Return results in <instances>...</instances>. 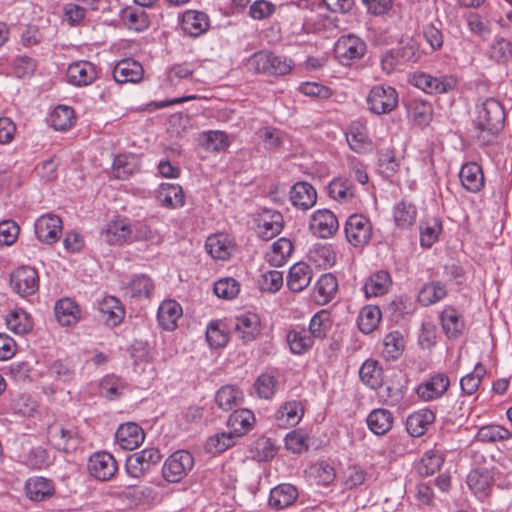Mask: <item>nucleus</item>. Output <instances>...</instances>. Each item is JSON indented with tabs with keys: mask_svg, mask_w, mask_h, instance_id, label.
<instances>
[{
	"mask_svg": "<svg viewBox=\"0 0 512 512\" xmlns=\"http://www.w3.org/2000/svg\"><path fill=\"white\" fill-rule=\"evenodd\" d=\"M286 341L291 353L295 355L308 352L314 344L310 333L304 328L290 330L286 335Z\"/></svg>",
	"mask_w": 512,
	"mask_h": 512,
	"instance_id": "42",
	"label": "nucleus"
},
{
	"mask_svg": "<svg viewBox=\"0 0 512 512\" xmlns=\"http://www.w3.org/2000/svg\"><path fill=\"white\" fill-rule=\"evenodd\" d=\"M290 201L292 205L301 210L312 208L317 200L315 188L307 182H298L290 189Z\"/></svg>",
	"mask_w": 512,
	"mask_h": 512,
	"instance_id": "25",
	"label": "nucleus"
},
{
	"mask_svg": "<svg viewBox=\"0 0 512 512\" xmlns=\"http://www.w3.org/2000/svg\"><path fill=\"white\" fill-rule=\"evenodd\" d=\"M304 415L301 402L290 400L284 402L275 413V420L279 427L288 428L296 426Z\"/></svg>",
	"mask_w": 512,
	"mask_h": 512,
	"instance_id": "20",
	"label": "nucleus"
},
{
	"mask_svg": "<svg viewBox=\"0 0 512 512\" xmlns=\"http://www.w3.org/2000/svg\"><path fill=\"white\" fill-rule=\"evenodd\" d=\"M292 251V242L289 239L282 237L271 245V248L265 254V259L270 265L279 267L287 262Z\"/></svg>",
	"mask_w": 512,
	"mask_h": 512,
	"instance_id": "39",
	"label": "nucleus"
},
{
	"mask_svg": "<svg viewBox=\"0 0 512 512\" xmlns=\"http://www.w3.org/2000/svg\"><path fill=\"white\" fill-rule=\"evenodd\" d=\"M5 322L10 331L20 335L29 332L33 327L30 315L23 309H14L9 312Z\"/></svg>",
	"mask_w": 512,
	"mask_h": 512,
	"instance_id": "48",
	"label": "nucleus"
},
{
	"mask_svg": "<svg viewBox=\"0 0 512 512\" xmlns=\"http://www.w3.org/2000/svg\"><path fill=\"white\" fill-rule=\"evenodd\" d=\"M228 428L238 437L246 434L255 423V416L248 409H235L228 419Z\"/></svg>",
	"mask_w": 512,
	"mask_h": 512,
	"instance_id": "43",
	"label": "nucleus"
},
{
	"mask_svg": "<svg viewBox=\"0 0 512 512\" xmlns=\"http://www.w3.org/2000/svg\"><path fill=\"white\" fill-rule=\"evenodd\" d=\"M392 216L398 228L408 229L416 223L417 208L413 203L401 200L393 206Z\"/></svg>",
	"mask_w": 512,
	"mask_h": 512,
	"instance_id": "36",
	"label": "nucleus"
},
{
	"mask_svg": "<svg viewBox=\"0 0 512 512\" xmlns=\"http://www.w3.org/2000/svg\"><path fill=\"white\" fill-rule=\"evenodd\" d=\"M101 234L108 244L122 245L132 240V227L127 219L117 218L108 222Z\"/></svg>",
	"mask_w": 512,
	"mask_h": 512,
	"instance_id": "14",
	"label": "nucleus"
},
{
	"mask_svg": "<svg viewBox=\"0 0 512 512\" xmlns=\"http://www.w3.org/2000/svg\"><path fill=\"white\" fill-rule=\"evenodd\" d=\"M435 421V414L430 409H420L408 416L406 430L412 437H420L426 433Z\"/></svg>",
	"mask_w": 512,
	"mask_h": 512,
	"instance_id": "30",
	"label": "nucleus"
},
{
	"mask_svg": "<svg viewBox=\"0 0 512 512\" xmlns=\"http://www.w3.org/2000/svg\"><path fill=\"white\" fill-rule=\"evenodd\" d=\"M181 316L182 307L175 300H164L158 308V322L160 326L167 331L176 329L177 321Z\"/></svg>",
	"mask_w": 512,
	"mask_h": 512,
	"instance_id": "32",
	"label": "nucleus"
},
{
	"mask_svg": "<svg viewBox=\"0 0 512 512\" xmlns=\"http://www.w3.org/2000/svg\"><path fill=\"white\" fill-rule=\"evenodd\" d=\"M450 386L447 374L437 372L429 375L416 387L417 396L423 401H433L441 398Z\"/></svg>",
	"mask_w": 512,
	"mask_h": 512,
	"instance_id": "9",
	"label": "nucleus"
},
{
	"mask_svg": "<svg viewBox=\"0 0 512 512\" xmlns=\"http://www.w3.org/2000/svg\"><path fill=\"white\" fill-rule=\"evenodd\" d=\"M444 462L443 455L440 451L429 450L422 456L417 470L422 476H430L436 473Z\"/></svg>",
	"mask_w": 512,
	"mask_h": 512,
	"instance_id": "54",
	"label": "nucleus"
},
{
	"mask_svg": "<svg viewBox=\"0 0 512 512\" xmlns=\"http://www.w3.org/2000/svg\"><path fill=\"white\" fill-rule=\"evenodd\" d=\"M88 470L91 476L100 481L110 480L118 470V464L112 454L96 452L90 456Z\"/></svg>",
	"mask_w": 512,
	"mask_h": 512,
	"instance_id": "11",
	"label": "nucleus"
},
{
	"mask_svg": "<svg viewBox=\"0 0 512 512\" xmlns=\"http://www.w3.org/2000/svg\"><path fill=\"white\" fill-rule=\"evenodd\" d=\"M193 467V455L187 450H178L165 460L162 476L169 483H178L189 474Z\"/></svg>",
	"mask_w": 512,
	"mask_h": 512,
	"instance_id": "4",
	"label": "nucleus"
},
{
	"mask_svg": "<svg viewBox=\"0 0 512 512\" xmlns=\"http://www.w3.org/2000/svg\"><path fill=\"white\" fill-rule=\"evenodd\" d=\"M409 82L427 94H443L454 90L458 85L455 75L446 74L433 76L425 72H415L410 76Z\"/></svg>",
	"mask_w": 512,
	"mask_h": 512,
	"instance_id": "3",
	"label": "nucleus"
},
{
	"mask_svg": "<svg viewBox=\"0 0 512 512\" xmlns=\"http://www.w3.org/2000/svg\"><path fill=\"white\" fill-rule=\"evenodd\" d=\"M55 316L57 321L62 326H73L77 324L81 318V311L76 304L70 298H63L56 302Z\"/></svg>",
	"mask_w": 512,
	"mask_h": 512,
	"instance_id": "33",
	"label": "nucleus"
},
{
	"mask_svg": "<svg viewBox=\"0 0 512 512\" xmlns=\"http://www.w3.org/2000/svg\"><path fill=\"white\" fill-rule=\"evenodd\" d=\"M442 230V224L439 219H427L420 226V243L422 247L430 248L438 239Z\"/></svg>",
	"mask_w": 512,
	"mask_h": 512,
	"instance_id": "59",
	"label": "nucleus"
},
{
	"mask_svg": "<svg viewBox=\"0 0 512 512\" xmlns=\"http://www.w3.org/2000/svg\"><path fill=\"white\" fill-rule=\"evenodd\" d=\"M155 290L154 281L146 274L134 275L127 286L125 294L135 301L151 298Z\"/></svg>",
	"mask_w": 512,
	"mask_h": 512,
	"instance_id": "23",
	"label": "nucleus"
},
{
	"mask_svg": "<svg viewBox=\"0 0 512 512\" xmlns=\"http://www.w3.org/2000/svg\"><path fill=\"white\" fill-rule=\"evenodd\" d=\"M511 437V433L500 425H486L478 429L476 440L483 443H495Z\"/></svg>",
	"mask_w": 512,
	"mask_h": 512,
	"instance_id": "57",
	"label": "nucleus"
},
{
	"mask_svg": "<svg viewBox=\"0 0 512 512\" xmlns=\"http://www.w3.org/2000/svg\"><path fill=\"white\" fill-rule=\"evenodd\" d=\"M339 223L335 214L328 209H318L310 217L309 229L319 238H330L338 230Z\"/></svg>",
	"mask_w": 512,
	"mask_h": 512,
	"instance_id": "10",
	"label": "nucleus"
},
{
	"mask_svg": "<svg viewBox=\"0 0 512 512\" xmlns=\"http://www.w3.org/2000/svg\"><path fill=\"white\" fill-rule=\"evenodd\" d=\"M346 140L350 148L356 153H366L372 148L367 127L360 121H354L349 125L346 132Z\"/></svg>",
	"mask_w": 512,
	"mask_h": 512,
	"instance_id": "21",
	"label": "nucleus"
},
{
	"mask_svg": "<svg viewBox=\"0 0 512 512\" xmlns=\"http://www.w3.org/2000/svg\"><path fill=\"white\" fill-rule=\"evenodd\" d=\"M205 247L212 258L223 261L229 259L235 250V245L231 238L223 233L209 236Z\"/></svg>",
	"mask_w": 512,
	"mask_h": 512,
	"instance_id": "26",
	"label": "nucleus"
},
{
	"mask_svg": "<svg viewBox=\"0 0 512 512\" xmlns=\"http://www.w3.org/2000/svg\"><path fill=\"white\" fill-rule=\"evenodd\" d=\"M405 348V340L401 332L392 331L385 335L383 339L382 355L386 360H395L399 358Z\"/></svg>",
	"mask_w": 512,
	"mask_h": 512,
	"instance_id": "50",
	"label": "nucleus"
},
{
	"mask_svg": "<svg viewBox=\"0 0 512 512\" xmlns=\"http://www.w3.org/2000/svg\"><path fill=\"white\" fill-rule=\"evenodd\" d=\"M361 381L371 389H377L382 385L383 371L375 360H366L359 370Z\"/></svg>",
	"mask_w": 512,
	"mask_h": 512,
	"instance_id": "52",
	"label": "nucleus"
},
{
	"mask_svg": "<svg viewBox=\"0 0 512 512\" xmlns=\"http://www.w3.org/2000/svg\"><path fill=\"white\" fill-rule=\"evenodd\" d=\"M35 235L39 241L46 244L57 242L62 234V220L55 214L41 215L35 221Z\"/></svg>",
	"mask_w": 512,
	"mask_h": 512,
	"instance_id": "12",
	"label": "nucleus"
},
{
	"mask_svg": "<svg viewBox=\"0 0 512 512\" xmlns=\"http://www.w3.org/2000/svg\"><path fill=\"white\" fill-rule=\"evenodd\" d=\"M327 192L330 198L339 203H347L354 197L353 185L348 179L341 177L335 178L329 183Z\"/></svg>",
	"mask_w": 512,
	"mask_h": 512,
	"instance_id": "49",
	"label": "nucleus"
},
{
	"mask_svg": "<svg viewBox=\"0 0 512 512\" xmlns=\"http://www.w3.org/2000/svg\"><path fill=\"white\" fill-rule=\"evenodd\" d=\"M143 429L136 423H125L118 427L115 433V441L124 450H134L144 441Z\"/></svg>",
	"mask_w": 512,
	"mask_h": 512,
	"instance_id": "17",
	"label": "nucleus"
},
{
	"mask_svg": "<svg viewBox=\"0 0 512 512\" xmlns=\"http://www.w3.org/2000/svg\"><path fill=\"white\" fill-rule=\"evenodd\" d=\"M239 437L231 429L227 432L216 434L208 439L207 447L210 452L220 453L232 447Z\"/></svg>",
	"mask_w": 512,
	"mask_h": 512,
	"instance_id": "64",
	"label": "nucleus"
},
{
	"mask_svg": "<svg viewBox=\"0 0 512 512\" xmlns=\"http://www.w3.org/2000/svg\"><path fill=\"white\" fill-rule=\"evenodd\" d=\"M397 104V91L393 87L387 85L373 86L367 97L368 108L376 115L390 113L397 107Z\"/></svg>",
	"mask_w": 512,
	"mask_h": 512,
	"instance_id": "6",
	"label": "nucleus"
},
{
	"mask_svg": "<svg viewBox=\"0 0 512 512\" xmlns=\"http://www.w3.org/2000/svg\"><path fill=\"white\" fill-rule=\"evenodd\" d=\"M448 294L446 285L441 281L425 283L418 292L417 300L424 306L434 305L446 298Z\"/></svg>",
	"mask_w": 512,
	"mask_h": 512,
	"instance_id": "34",
	"label": "nucleus"
},
{
	"mask_svg": "<svg viewBox=\"0 0 512 512\" xmlns=\"http://www.w3.org/2000/svg\"><path fill=\"white\" fill-rule=\"evenodd\" d=\"M235 333L243 342H251L260 334V319L257 314L246 312L236 318Z\"/></svg>",
	"mask_w": 512,
	"mask_h": 512,
	"instance_id": "27",
	"label": "nucleus"
},
{
	"mask_svg": "<svg viewBox=\"0 0 512 512\" xmlns=\"http://www.w3.org/2000/svg\"><path fill=\"white\" fill-rule=\"evenodd\" d=\"M298 497V491L291 484H280L270 491L269 505L277 510L292 505Z\"/></svg>",
	"mask_w": 512,
	"mask_h": 512,
	"instance_id": "37",
	"label": "nucleus"
},
{
	"mask_svg": "<svg viewBox=\"0 0 512 512\" xmlns=\"http://www.w3.org/2000/svg\"><path fill=\"white\" fill-rule=\"evenodd\" d=\"M210 27L209 16L198 10H187L182 14L181 28L185 34L198 37Z\"/></svg>",
	"mask_w": 512,
	"mask_h": 512,
	"instance_id": "19",
	"label": "nucleus"
},
{
	"mask_svg": "<svg viewBox=\"0 0 512 512\" xmlns=\"http://www.w3.org/2000/svg\"><path fill=\"white\" fill-rule=\"evenodd\" d=\"M102 320L111 327L117 326L124 318V309L113 296L105 297L99 304Z\"/></svg>",
	"mask_w": 512,
	"mask_h": 512,
	"instance_id": "38",
	"label": "nucleus"
},
{
	"mask_svg": "<svg viewBox=\"0 0 512 512\" xmlns=\"http://www.w3.org/2000/svg\"><path fill=\"white\" fill-rule=\"evenodd\" d=\"M22 463L30 469L40 470L49 467L53 463L46 449L34 447L22 455Z\"/></svg>",
	"mask_w": 512,
	"mask_h": 512,
	"instance_id": "53",
	"label": "nucleus"
},
{
	"mask_svg": "<svg viewBox=\"0 0 512 512\" xmlns=\"http://www.w3.org/2000/svg\"><path fill=\"white\" fill-rule=\"evenodd\" d=\"M283 229V216L280 212L264 209L257 219V233L264 239L269 240L278 235Z\"/></svg>",
	"mask_w": 512,
	"mask_h": 512,
	"instance_id": "13",
	"label": "nucleus"
},
{
	"mask_svg": "<svg viewBox=\"0 0 512 512\" xmlns=\"http://www.w3.org/2000/svg\"><path fill=\"white\" fill-rule=\"evenodd\" d=\"M485 374V367L482 364L477 363L472 372L461 378V390L467 395H473L478 390L481 380Z\"/></svg>",
	"mask_w": 512,
	"mask_h": 512,
	"instance_id": "62",
	"label": "nucleus"
},
{
	"mask_svg": "<svg viewBox=\"0 0 512 512\" xmlns=\"http://www.w3.org/2000/svg\"><path fill=\"white\" fill-rule=\"evenodd\" d=\"M467 485L480 499L485 498L492 486V477L487 470H473L467 476Z\"/></svg>",
	"mask_w": 512,
	"mask_h": 512,
	"instance_id": "45",
	"label": "nucleus"
},
{
	"mask_svg": "<svg viewBox=\"0 0 512 512\" xmlns=\"http://www.w3.org/2000/svg\"><path fill=\"white\" fill-rule=\"evenodd\" d=\"M312 269L304 262H297L289 269L287 287L293 292L306 289L312 280Z\"/></svg>",
	"mask_w": 512,
	"mask_h": 512,
	"instance_id": "28",
	"label": "nucleus"
},
{
	"mask_svg": "<svg viewBox=\"0 0 512 512\" xmlns=\"http://www.w3.org/2000/svg\"><path fill=\"white\" fill-rule=\"evenodd\" d=\"M48 440L55 449L63 452L75 450L79 444L77 433L74 430L65 429L58 424L49 427Z\"/></svg>",
	"mask_w": 512,
	"mask_h": 512,
	"instance_id": "18",
	"label": "nucleus"
},
{
	"mask_svg": "<svg viewBox=\"0 0 512 512\" xmlns=\"http://www.w3.org/2000/svg\"><path fill=\"white\" fill-rule=\"evenodd\" d=\"M67 81L78 87L88 86L97 78L95 66L89 61H77L70 64L66 71Z\"/></svg>",
	"mask_w": 512,
	"mask_h": 512,
	"instance_id": "16",
	"label": "nucleus"
},
{
	"mask_svg": "<svg viewBox=\"0 0 512 512\" xmlns=\"http://www.w3.org/2000/svg\"><path fill=\"white\" fill-rule=\"evenodd\" d=\"M394 417L392 413L383 408L372 410L367 417L368 428L376 435H384L393 426Z\"/></svg>",
	"mask_w": 512,
	"mask_h": 512,
	"instance_id": "41",
	"label": "nucleus"
},
{
	"mask_svg": "<svg viewBox=\"0 0 512 512\" xmlns=\"http://www.w3.org/2000/svg\"><path fill=\"white\" fill-rule=\"evenodd\" d=\"M505 113L502 105L495 98H480L476 104V126L491 133L502 128Z\"/></svg>",
	"mask_w": 512,
	"mask_h": 512,
	"instance_id": "1",
	"label": "nucleus"
},
{
	"mask_svg": "<svg viewBox=\"0 0 512 512\" xmlns=\"http://www.w3.org/2000/svg\"><path fill=\"white\" fill-rule=\"evenodd\" d=\"M381 318L382 314L378 306L366 305L359 312L357 324L362 333L369 334L378 327Z\"/></svg>",
	"mask_w": 512,
	"mask_h": 512,
	"instance_id": "46",
	"label": "nucleus"
},
{
	"mask_svg": "<svg viewBox=\"0 0 512 512\" xmlns=\"http://www.w3.org/2000/svg\"><path fill=\"white\" fill-rule=\"evenodd\" d=\"M463 188L471 193L480 192L484 188V175L482 168L475 162L464 164L459 172Z\"/></svg>",
	"mask_w": 512,
	"mask_h": 512,
	"instance_id": "24",
	"label": "nucleus"
},
{
	"mask_svg": "<svg viewBox=\"0 0 512 512\" xmlns=\"http://www.w3.org/2000/svg\"><path fill=\"white\" fill-rule=\"evenodd\" d=\"M408 114L415 124L425 126L432 118V106L426 101L414 99L408 105Z\"/></svg>",
	"mask_w": 512,
	"mask_h": 512,
	"instance_id": "55",
	"label": "nucleus"
},
{
	"mask_svg": "<svg viewBox=\"0 0 512 512\" xmlns=\"http://www.w3.org/2000/svg\"><path fill=\"white\" fill-rule=\"evenodd\" d=\"M345 237L353 247H364L372 237V224L369 218L362 214L350 215L344 227Z\"/></svg>",
	"mask_w": 512,
	"mask_h": 512,
	"instance_id": "7",
	"label": "nucleus"
},
{
	"mask_svg": "<svg viewBox=\"0 0 512 512\" xmlns=\"http://www.w3.org/2000/svg\"><path fill=\"white\" fill-rule=\"evenodd\" d=\"M391 286L392 279L389 272L379 270L366 279L363 291L366 298L378 297L386 294Z\"/></svg>",
	"mask_w": 512,
	"mask_h": 512,
	"instance_id": "29",
	"label": "nucleus"
},
{
	"mask_svg": "<svg viewBox=\"0 0 512 512\" xmlns=\"http://www.w3.org/2000/svg\"><path fill=\"white\" fill-rule=\"evenodd\" d=\"M157 199L162 206L174 209L184 205L185 196L180 185L162 183L157 190Z\"/></svg>",
	"mask_w": 512,
	"mask_h": 512,
	"instance_id": "35",
	"label": "nucleus"
},
{
	"mask_svg": "<svg viewBox=\"0 0 512 512\" xmlns=\"http://www.w3.org/2000/svg\"><path fill=\"white\" fill-rule=\"evenodd\" d=\"M466 22L469 31L481 38L482 40H486L491 35V23L490 21L480 15L479 13L472 12L469 13L466 17Z\"/></svg>",
	"mask_w": 512,
	"mask_h": 512,
	"instance_id": "60",
	"label": "nucleus"
},
{
	"mask_svg": "<svg viewBox=\"0 0 512 512\" xmlns=\"http://www.w3.org/2000/svg\"><path fill=\"white\" fill-rule=\"evenodd\" d=\"M331 328V319L328 312L322 310L314 314L309 323L307 330L311 337L323 338Z\"/></svg>",
	"mask_w": 512,
	"mask_h": 512,
	"instance_id": "61",
	"label": "nucleus"
},
{
	"mask_svg": "<svg viewBox=\"0 0 512 512\" xmlns=\"http://www.w3.org/2000/svg\"><path fill=\"white\" fill-rule=\"evenodd\" d=\"M337 290L336 277L331 273L322 274L315 284V299L320 304H327L334 298Z\"/></svg>",
	"mask_w": 512,
	"mask_h": 512,
	"instance_id": "44",
	"label": "nucleus"
},
{
	"mask_svg": "<svg viewBox=\"0 0 512 512\" xmlns=\"http://www.w3.org/2000/svg\"><path fill=\"white\" fill-rule=\"evenodd\" d=\"M10 283L20 296L33 295L39 288L38 271L31 266H21L12 272Z\"/></svg>",
	"mask_w": 512,
	"mask_h": 512,
	"instance_id": "8",
	"label": "nucleus"
},
{
	"mask_svg": "<svg viewBox=\"0 0 512 512\" xmlns=\"http://www.w3.org/2000/svg\"><path fill=\"white\" fill-rule=\"evenodd\" d=\"M309 258L317 266L328 268L335 264L336 253L330 244H317L310 250Z\"/></svg>",
	"mask_w": 512,
	"mask_h": 512,
	"instance_id": "56",
	"label": "nucleus"
},
{
	"mask_svg": "<svg viewBox=\"0 0 512 512\" xmlns=\"http://www.w3.org/2000/svg\"><path fill=\"white\" fill-rule=\"evenodd\" d=\"M49 122L55 130H68L75 122L74 110L67 105H58L50 113Z\"/></svg>",
	"mask_w": 512,
	"mask_h": 512,
	"instance_id": "51",
	"label": "nucleus"
},
{
	"mask_svg": "<svg viewBox=\"0 0 512 512\" xmlns=\"http://www.w3.org/2000/svg\"><path fill=\"white\" fill-rule=\"evenodd\" d=\"M247 66L256 73L281 76L291 71L293 63L291 59L285 56L275 55L268 51H259L248 58Z\"/></svg>",
	"mask_w": 512,
	"mask_h": 512,
	"instance_id": "2",
	"label": "nucleus"
},
{
	"mask_svg": "<svg viewBox=\"0 0 512 512\" xmlns=\"http://www.w3.org/2000/svg\"><path fill=\"white\" fill-rule=\"evenodd\" d=\"M440 321L444 333L450 339L457 338L464 329L463 319L458 311L451 306H447L443 309L440 315Z\"/></svg>",
	"mask_w": 512,
	"mask_h": 512,
	"instance_id": "40",
	"label": "nucleus"
},
{
	"mask_svg": "<svg viewBox=\"0 0 512 512\" xmlns=\"http://www.w3.org/2000/svg\"><path fill=\"white\" fill-rule=\"evenodd\" d=\"M25 492L31 501L40 502L52 497L55 487L52 480L42 476H33L27 479Z\"/></svg>",
	"mask_w": 512,
	"mask_h": 512,
	"instance_id": "22",
	"label": "nucleus"
},
{
	"mask_svg": "<svg viewBox=\"0 0 512 512\" xmlns=\"http://www.w3.org/2000/svg\"><path fill=\"white\" fill-rule=\"evenodd\" d=\"M143 75V66L132 58L118 61L113 69V78L119 84L138 83L142 80Z\"/></svg>",
	"mask_w": 512,
	"mask_h": 512,
	"instance_id": "15",
	"label": "nucleus"
},
{
	"mask_svg": "<svg viewBox=\"0 0 512 512\" xmlns=\"http://www.w3.org/2000/svg\"><path fill=\"white\" fill-rule=\"evenodd\" d=\"M126 388L127 383L125 380L116 375H107L100 383V393L108 399L121 396Z\"/></svg>",
	"mask_w": 512,
	"mask_h": 512,
	"instance_id": "58",
	"label": "nucleus"
},
{
	"mask_svg": "<svg viewBox=\"0 0 512 512\" xmlns=\"http://www.w3.org/2000/svg\"><path fill=\"white\" fill-rule=\"evenodd\" d=\"M366 50V43L354 34L341 36L334 47L336 59L345 66L360 60L365 55Z\"/></svg>",
	"mask_w": 512,
	"mask_h": 512,
	"instance_id": "5",
	"label": "nucleus"
},
{
	"mask_svg": "<svg viewBox=\"0 0 512 512\" xmlns=\"http://www.w3.org/2000/svg\"><path fill=\"white\" fill-rule=\"evenodd\" d=\"M120 17L125 26L130 30L142 32L149 26L147 13L138 8L126 7L121 10Z\"/></svg>",
	"mask_w": 512,
	"mask_h": 512,
	"instance_id": "47",
	"label": "nucleus"
},
{
	"mask_svg": "<svg viewBox=\"0 0 512 512\" xmlns=\"http://www.w3.org/2000/svg\"><path fill=\"white\" fill-rule=\"evenodd\" d=\"M215 401L220 409L233 411L242 405L244 393L235 385H224L216 392Z\"/></svg>",
	"mask_w": 512,
	"mask_h": 512,
	"instance_id": "31",
	"label": "nucleus"
},
{
	"mask_svg": "<svg viewBox=\"0 0 512 512\" xmlns=\"http://www.w3.org/2000/svg\"><path fill=\"white\" fill-rule=\"evenodd\" d=\"M214 293L217 297L232 300L240 292V284L232 277H224L214 283Z\"/></svg>",
	"mask_w": 512,
	"mask_h": 512,
	"instance_id": "63",
	"label": "nucleus"
}]
</instances>
